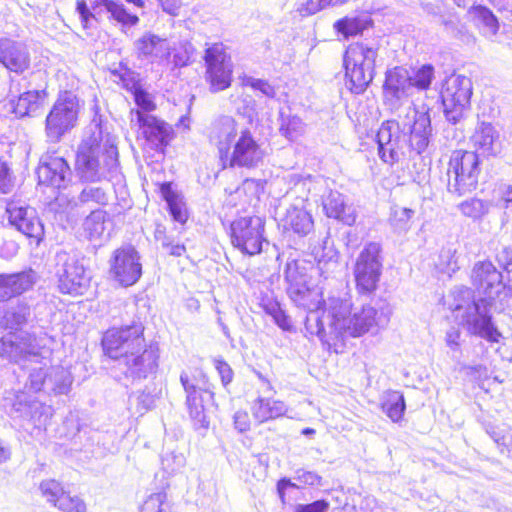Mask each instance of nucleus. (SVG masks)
<instances>
[{
    "instance_id": "obj_44",
    "label": "nucleus",
    "mask_w": 512,
    "mask_h": 512,
    "mask_svg": "<svg viewBox=\"0 0 512 512\" xmlns=\"http://www.w3.org/2000/svg\"><path fill=\"white\" fill-rule=\"evenodd\" d=\"M30 315V308L27 304L19 303L11 307L4 315L5 326L10 329H17L27 322Z\"/></svg>"
},
{
    "instance_id": "obj_43",
    "label": "nucleus",
    "mask_w": 512,
    "mask_h": 512,
    "mask_svg": "<svg viewBox=\"0 0 512 512\" xmlns=\"http://www.w3.org/2000/svg\"><path fill=\"white\" fill-rule=\"evenodd\" d=\"M430 134V120L421 115L411 128V141L415 143L416 149L421 152L428 146V135Z\"/></svg>"
},
{
    "instance_id": "obj_63",
    "label": "nucleus",
    "mask_w": 512,
    "mask_h": 512,
    "mask_svg": "<svg viewBox=\"0 0 512 512\" xmlns=\"http://www.w3.org/2000/svg\"><path fill=\"white\" fill-rule=\"evenodd\" d=\"M170 214L173 219L179 223H185L187 220V213L183 206L177 201L168 204Z\"/></svg>"
},
{
    "instance_id": "obj_18",
    "label": "nucleus",
    "mask_w": 512,
    "mask_h": 512,
    "mask_svg": "<svg viewBox=\"0 0 512 512\" xmlns=\"http://www.w3.org/2000/svg\"><path fill=\"white\" fill-rule=\"evenodd\" d=\"M471 281L475 289L490 300L495 299L505 288L502 273L490 261L474 264Z\"/></svg>"
},
{
    "instance_id": "obj_25",
    "label": "nucleus",
    "mask_w": 512,
    "mask_h": 512,
    "mask_svg": "<svg viewBox=\"0 0 512 512\" xmlns=\"http://www.w3.org/2000/svg\"><path fill=\"white\" fill-rule=\"evenodd\" d=\"M331 298L325 303V307L308 311L305 319V329L310 335L317 336L322 342L330 344L338 340L336 334L331 333Z\"/></svg>"
},
{
    "instance_id": "obj_32",
    "label": "nucleus",
    "mask_w": 512,
    "mask_h": 512,
    "mask_svg": "<svg viewBox=\"0 0 512 512\" xmlns=\"http://www.w3.org/2000/svg\"><path fill=\"white\" fill-rule=\"evenodd\" d=\"M95 13L103 10L110 13L111 18L120 23L123 27H133L139 23V17L127 11L122 3L113 0H95L92 4Z\"/></svg>"
},
{
    "instance_id": "obj_47",
    "label": "nucleus",
    "mask_w": 512,
    "mask_h": 512,
    "mask_svg": "<svg viewBox=\"0 0 512 512\" xmlns=\"http://www.w3.org/2000/svg\"><path fill=\"white\" fill-rule=\"evenodd\" d=\"M39 490L46 501L53 505L57 503L64 492L62 485L54 479L43 480L39 485Z\"/></svg>"
},
{
    "instance_id": "obj_22",
    "label": "nucleus",
    "mask_w": 512,
    "mask_h": 512,
    "mask_svg": "<svg viewBox=\"0 0 512 512\" xmlns=\"http://www.w3.org/2000/svg\"><path fill=\"white\" fill-rule=\"evenodd\" d=\"M0 63L12 72L23 73L30 66L27 46L10 38H0Z\"/></svg>"
},
{
    "instance_id": "obj_30",
    "label": "nucleus",
    "mask_w": 512,
    "mask_h": 512,
    "mask_svg": "<svg viewBox=\"0 0 512 512\" xmlns=\"http://www.w3.org/2000/svg\"><path fill=\"white\" fill-rule=\"evenodd\" d=\"M323 209L329 218L340 220L347 225L355 222L356 216L353 209L346 204L344 196L338 191H330L324 197Z\"/></svg>"
},
{
    "instance_id": "obj_15",
    "label": "nucleus",
    "mask_w": 512,
    "mask_h": 512,
    "mask_svg": "<svg viewBox=\"0 0 512 512\" xmlns=\"http://www.w3.org/2000/svg\"><path fill=\"white\" fill-rule=\"evenodd\" d=\"M204 59L211 90L218 92L228 88L231 85L233 65L224 48L218 44L209 47Z\"/></svg>"
},
{
    "instance_id": "obj_10",
    "label": "nucleus",
    "mask_w": 512,
    "mask_h": 512,
    "mask_svg": "<svg viewBox=\"0 0 512 512\" xmlns=\"http://www.w3.org/2000/svg\"><path fill=\"white\" fill-rule=\"evenodd\" d=\"M472 95L471 80L462 75L449 76L441 90V99L446 119L456 124L464 116L465 111L470 106Z\"/></svg>"
},
{
    "instance_id": "obj_20",
    "label": "nucleus",
    "mask_w": 512,
    "mask_h": 512,
    "mask_svg": "<svg viewBox=\"0 0 512 512\" xmlns=\"http://www.w3.org/2000/svg\"><path fill=\"white\" fill-rule=\"evenodd\" d=\"M134 48L138 58L159 65L168 63L172 52L171 42L152 32H145L139 37Z\"/></svg>"
},
{
    "instance_id": "obj_21",
    "label": "nucleus",
    "mask_w": 512,
    "mask_h": 512,
    "mask_svg": "<svg viewBox=\"0 0 512 512\" xmlns=\"http://www.w3.org/2000/svg\"><path fill=\"white\" fill-rule=\"evenodd\" d=\"M37 175L40 184L60 189L71 181L72 172L64 158L46 155L41 159Z\"/></svg>"
},
{
    "instance_id": "obj_62",
    "label": "nucleus",
    "mask_w": 512,
    "mask_h": 512,
    "mask_svg": "<svg viewBox=\"0 0 512 512\" xmlns=\"http://www.w3.org/2000/svg\"><path fill=\"white\" fill-rule=\"evenodd\" d=\"M234 425L239 432H245L250 428V418L247 412L237 411L234 414Z\"/></svg>"
},
{
    "instance_id": "obj_56",
    "label": "nucleus",
    "mask_w": 512,
    "mask_h": 512,
    "mask_svg": "<svg viewBox=\"0 0 512 512\" xmlns=\"http://www.w3.org/2000/svg\"><path fill=\"white\" fill-rule=\"evenodd\" d=\"M76 11L79 14L81 25L84 29L92 27L93 22L96 21L95 14L87 7L85 0H78Z\"/></svg>"
},
{
    "instance_id": "obj_34",
    "label": "nucleus",
    "mask_w": 512,
    "mask_h": 512,
    "mask_svg": "<svg viewBox=\"0 0 512 512\" xmlns=\"http://www.w3.org/2000/svg\"><path fill=\"white\" fill-rule=\"evenodd\" d=\"M27 362L31 363L29 380L25 385V391L33 393L47 390V377L49 375V360L38 354V358H31Z\"/></svg>"
},
{
    "instance_id": "obj_6",
    "label": "nucleus",
    "mask_w": 512,
    "mask_h": 512,
    "mask_svg": "<svg viewBox=\"0 0 512 512\" xmlns=\"http://www.w3.org/2000/svg\"><path fill=\"white\" fill-rule=\"evenodd\" d=\"M331 333L338 339L347 336L357 337L367 332L375 323L376 310L363 307L359 312L351 313V304L340 298L331 297Z\"/></svg>"
},
{
    "instance_id": "obj_46",
    "label": "nucleus",
    "mask_w": 512,
    "mask_h": 512,
    "mask_svg": "<svg viewBox=\"0 0 512 512\" xmlns=\"http://www.w3.org/2000/svg\"><path fill=\"white\" fill-rule=\"evenodd\" d=\"M434 78V67L431 64H425L421 66L411 76V88L415 87L418 90H427Z\"/></svg>"
},
{
    "instance_id": "obj_3",
    "label": "nucleus",
    "mask_w": 512,
    "mask_h": 512,
    "mask_svg": "<svg viewBox=\"0 0 512 512\" xmlns=\"http://www.w3.org/2000/svg\"><path fill=\"white\" fill-rule=\"evenodd\" d=\"M210 141L216 146L224 168H255L264 159V151L248 129L239 130L230 116L218 118L212 125Z\"/></svg>"
},
{
    "instance_id": "obj_51",
    "label": "nucleus",
    "mask_w": 512,
    "mask_h": 512,
    "mask_svg": "<svg viewBox=\"0 0 512 512\" xmlns=\"http://www.w3.org/2000/svg\"><path fill=\"white\" fill-rule=\"evenodd\" d=\"M167 495L164 492L151 494L141 506L140 512H167Z\"/></svg>"
},
{
    "instance_id": "obj_48",
    "label": "nucleus",
    "mask_w": 512,
    "mask_h": 512,
    "mask_svg": "<svg viewBox=\"0 0 512 512\" xmlns=\"http://www.w3.org/2000/svg\"><path fill=\"white\" fill-rule=\"evenodd\" d=\"M109 197L104 188L87 186L79 194V201L81 203H96L99 205H106Z\"/></svg>"
},
{
    "instance_id": "obj_13",
    "label": "nucleus",
    "mask_w": 512,
    "mask_h": 512,
    "mask_svg": "<svg viewBox=\"0 0 512 512\" xmlns=\"http://www.w3.org/2000/svg\"><path fill=\"white\" fill-rule=\"evenodd\" d=\"M381 246L376 243L368 244L360 253L354 267L357 287L362 292H371L381 276Z\"/></svg>"
},
{
    "instance_id": "obj_16",
    "label": "nucleus",
    "mask_w": 512,
    "mask_h": 512,
    "mask_svg": "<svg viewBox=\"0 0 512 512\" xmlns=\"http://www.w3.org/2000/svg\"><path fill=\"white\" fill-rule=\"evenodd\" d=\"M58 260L62 262V270L58 271L61 292L82 295L90 282L83 262L75 255L67 253L58 254Z\"/></svg>"
},
{
    "instance_id": "obj_9",
    "label": "nucleus",
    "mask_w": 512,
    "mask_h": 512,
    "mask_svg": "<svg viewBox=\"0 0 512 512\" xmlns=\"http://www.w3.org/2000/svg\"><path fill=\"white\" fill-rule=\"evenodd\" d=\"M11 414L18 420L21 428L31 436L37 437L46 429L53 409L28 391H19L12 404Z\"/></svg>"
},
{
    "instance_id": "obj_59",
    "label": "nucleus",
    "mask_w": 512,
    "mask_h": 512,
    "mask_svg": "<svg viewBox=\"0 0 512 512\" xmlns=\"http://www.w3.org/2000/svg\"><path fill=\"white\" fill-rule=\"evenodd\" d=\"M269 314L272 315L277 325L283 329H288L289 319L285 315L284 311L279 307L278 304H273L269 308Z\"/></svg>"
},
{
    "instance_id": "obj_19",
    "label": "nucleus",
    "mask_w": 512,
    "mask_h": 512,
    "mask_svg": "<svg viewBox=\"0 0 512 512\" xmlns=\"http://www.w3.org/2000/svg\"><path fill=\"white\" fill-rule=\"evenodd\" d=\"M411 91V75L404 67H395L386 72V108L400 111L408 103Z\"/></svg>"
},
{
    "instance_id": "obj_14",
    "label": "nucleus",
    "mask_w": 512,
    "mask_h": 512,
    "mask_svg": "<svg viewBox=\"0 0 512 512\" xmlns=\"http://www.w3.org/2000/svg\"><path fill=\"white\" fill-rule=\"evenodd\" d=\"M110 274L122 286L135 284L142 275V264L138 251L132 246L115 250L110 261Z\"/></svg>"
},
{
    "instance_id": "obj_38",
    "label": "nucleus",
    "mask_w": 512,
    "mask_h": 512,
    "mask_svg": "<svg viewBox=\"0 0 512 512\" xmlns=\"http://www.w3.org/2000/svg\"><path fill=\"white\" fill-rule=\"evenodd\" d=\"M72 384L70 373L61 366H49L47 377V391L55 394L68 393Z\"/></svg>"
},
{
    "instance_id": "obj_27",
    "label": "nucleus",
    "mask_w": 512,
    "mask_h": 512,
    "mask_svg": "<svg viewBox=\"0 0 512 512\" xmlns=\"http://www.w3.org/2000/svg\"><path fill=\"white\" fill-rule=\"evenodd\" d=\"M36 274L32 270L15 274H0V301L20 295L35 284Z\"/></svg>"
},
{
    "instance_id": "obj_1",
    "label": "nucleus",
    "mask_w": 512,
    "mask_h": 512,
    "mask_svg": "<svg viewBox=\"0 0 512 512\" xmlns=\"http://www.w3.org/2000/svg\"><path fill=\"white\" fill-rule=\"evenodd\" d=\"M103 347L110 358L118 359L124 365L129 377L142 379L156 372L159 350L157 346L145 343L141 324L108 330Z\"/></svg>"
},
{
    "instance_id": "obj_42",
    "label": "nucleus",
    "mask_w": 512,
    "mask_h": 512,
    "mask_svg": "<svg viewBox=\"0 0 512 512\" xmlns=\"http://www.w3.org/2000/svg\"><path fill=\"white\" fill-rule=\"evenodd\" d=\"M414 213L412 209L395 205L390 208V225L398 233L407 232L411 227V219Z\"/></svg>"
},
{
    "instance_id": "obj_35",
    "label": "nucleus",
    "mask_w": 512,
    "mask_h": 512,
    "mask_svg": "<svg viewBox=\"0 0 512 512\" xmlns=\"http://www.w3.org/2000/svg\"><path fill=\"white\" fill-rule=\"evenodd\" d=\"M372 19L368 14H360L357 16H346L337 20L333 27L344 38L361 34L364 30L372 26Z\"/></svg>"
},
{
    "instance_id": "obj_49",
    "label": "nucleus",
    "mask_w": 512,
    "mask_h": 512,
    "mask_svg": "<svg viewBox=\"0 0 512 512\" xmlns=\"http://www.w3.org/2000/svg\"><path fill=\"white\" fill-rule=\"evenodd\" d=\"M134 101L140 108L139 111L147 113L156 108L153 96L143 89L139 84H134L132 87Z\"/></svg>"
},
{
    "instance_id": "obj_58",
    "label": "nucleus",
    "mask_w": 512,
    "mask_h": 512,
    "mask_svg": "<svg viewBox=\"0 0 512 512\" xmlns=\"http://www.w3.org/2000/svg\"><path fill=\"white\" fill-rule=\"evenodd\" d=\"M185 464V459L183 455H170L165 457L162 460V465L164 469L169 470V472L173 473L176 470L182 468Z\"/></svg>"
},
{
    "instance_id": "obj_57",
    "label": "nucleus",
    "mask_w": 512,
    "mask_h": 512,
    "mask_svg": "<svg viewBox=\"0 0 512 512\" xmlns=\"http://www.w3.org/2000/svg\"><path fill=\"white\" fill-rule=\"evenodd\" d=\"M295 479L303 485L318 486L321 483V477L312 471L297 470Z\"/></svg>"
},
{
    "instance_id": "obj_40",
    "label": "nucleus",
    "mask_w": 512,
    "mask_h": 512,
    "mask_svg": "<svg viewBox=\"0 0 512 512\" xmlns=\"http://www.w3.org/2000/svg\"><path fill=\"white\" fill-rule=\"evenodd\" d=\"M474 17L481 33L486 37L496 35L499 23L495 15L484 6H477L474 9Z\"/></svg>"
},
{
    "instance_id": "obj_41",
    "label": "nucleus",
    "mask_w": 512,
    "mask_h": 512,
    "mask_svg": "<svg viewBox=\"0 0 512 512\" xmlns=\"http://www.w3.org/2000/svg\"><path fill=\"white\" fill-rule=\"evenodd\" d=\"M406 409L405 399L403 394L397 391H390L386 393V415L394 423L402 425L406 422L404 412Z\"/></svg>"
},
{
    "instance_id": "obj_28",
    "label": "nucleus",
    "mask_w": 512,
    "mask_h": 512,
    "mask_svg": "<svg viewBox=\"0 0 512 512\" xmlns=\"http://www.w3.org/2000/svg\"><path fill=\"white\" fill-rule=\"evenodd\" d=\"M471 143L486 156H496L502 149L499 132L488 122H481L476 126Z\"/></svg>"
},
{
    "instance_id": "obj_52",
    "label": "nucleus",
    "mask_w": 512,
    "mask_h": 512,
    "mask_svg": "<svg viewBox=\"0 0 512 512\" xmlns=\"http://www.w3.org/2000/svg\"><path fill=\"white\" fill-rule=\"evenodd\" d=\"M191 52L192 48L189 44H185L180 48L172 45L171 61L169 60L168 63H172L173 67L186 66L190 61Z\"/></svg>"
},
{
    "instance_id": "obj_7",
    "label": "nucleus",
    "mask_w": 512,
    "mask_h": 512,
    "mask_svg": "<svg viewBox=\"0 0 512 512\" xmlns=\"http://www.w3.org/2000/svg\"><path fill=\"white\" fill-rule=\"evenodd\" d=\"M376 51L362 43H353L345 51L346 87L355 94L362 93L373 79Z\"/></svg>"
},
{
    "instance_id": "obj_61",
    "label": "nucleus",
    "mask_w": 512,
    "mask_h": 512,
    "mask_svg": "<svg viewBox=\"0 0 512 512\" xmlns=\"http://www.w3.org/2000/svg\"><path fill=\"white\" fill-rule=\"evenodd\" d=\"M328 503L324 500H317L311 504L298 505L295 512H327Z\"/></svg>"
},
{
    "instance_id": "obj_53",
    "label": "nucleus",
    "mask_w": 512,
    "mask_h": 512,
    "mask_svg": "<svg viewBox=\"0 0 512 512\" xmlns=\"http://www.w3.org/2000/svg\"><path fill=\"white\" fill-rule=\"evenodd\" d=\"M243 85L251 87L254 90L260 91L263 95L269 98L276 96V90L268 81L263 79H257L253 77H245L243 79Z\"/></svg>"
},
{
    "instance_id": "obj_64",
    "label": "nucleus",
    "mask_w": 512,
    "mask_h": 512,
    "mask_svg": "<svg viewBox=\"0 0 512 512\" xmlns=\"http://www.w3.org/2000/svg\"><path fill=\"white\" fill-rule=\"evenodd\" d=\"M162 10L169 15L177 16L181 8V0H157Z\"/></svg>"
},
{
    "instance_id": "obj_45",
    "label": "nucleus",
    "mask_w": 512,
    "mask_h": 512,
    "mask_svg": "<svg viewBox=\"0 0 512 512\" xmlns=\"http://www.w3.org/2000/svg\"><path fill=\"white\" fill-rule=\"evenodd\" d=\"M350 0H307L297 8V12L302 17L316 14L317 12L327 8L341 6L349 2Z\"/></svg>"
},
{
    "instance_id": "obj_50",
    "label": "nucleus",
    "mask_w": 512,
    "mask_h": 512,
    "mask_svg": "<svg viewBox=\"0 0 512 512\" xmlns=\"http://www.w3.org/2000/svg\"><path fill=\"white\" fill-rule=\"evenodd\" d=\"M63 512H85V503L78 496H71L65 491L54 505Z\"/></svg>"
},
{
    "instance_id": "obj_60",
    "label": "nucleus",
    "mask_w": 512,
    "mask_h": 512,
    "mask_svg": "<svg viewBox=\"0 0 512 512\" xmlns=\"http://www.w3.org/2000/svg\"><path fill=\"white\" fill-rule=\"evenodd\" d=\"M216 369L221 377V381L224 386L229 384L233 379V372L230 366L222 361V360H216L215 361Z\"/></svg>"
},
{
    "instance_id": "obj_37",
    "label": "nucleus",
    "mask_w": 512,
    "mask_h": 512,
    "mask_svg": "<svg viewBox=\"0 0 512 512\" xmlns=\"http://www.w3.org/2000/svg\"><path fill=\"white\" fill-rule=\"evenodd\" d=\"M306 124L301 117L281 113L279 131L289 141H297L306 133Z\"/></svg>"
},
{
    "instance_id": "obj_36",
    "label": "nucleus",
    "mask_w": 512,
    "mask_h": 512,
    "mask_svg": "<svg viewBox=\"0 0 512 512\" xmlns=\"http://www.w3.org/2000/svg\"><path fill=\"white\" fill-rule=\"evenodd\" d=\"M45 90H29L22 93L14 104V113L19 117L33 115L43 105Z\"/></svg>"
},
{
    "instance_id": "obj_8",
    "label": "nucleus",
    "mask_w": 512,
    "mask_h": 512,
    "mask_svg": "<svg viewBox=\"0 0 512 512\" xmlns=\"http://www.w3.org/2000/svg\"><path fill=\"white\" fill-rule=\"evenodd\" d=\"M180 382L186 393V405L195 426L207 428L209 421L205 413V404L213 401V385L201 370L183 371Z\"/></svg>"
},
{
    "instance_id": "obj_55",
    "label": "nucleus",
    "mask_w": 512,
    "mask_h": 512,
    "mask_svg": "<svg viewBox=\"0 0 512 512\" xmlns=\"http://www.w3.org/2000/svg\"><path fill=\"white\" fill-rule=\"evenodd\" d=\"M14 187V179L7 163L0 160V193L7 194Z\"/></svg>"
},
{
    "instance_id": "obj_23",
    "label": "nucleus",
    "mask_w": 512,
    "mask_h": 512,
    "mask_svg": "<svg viewBox=\"0 0 512 512\" xmlns=\"http://www.w3.org/2000/svg\"><path fill=\"white\" fill-rule=\"evenodd\" d=\"M130 122L133 127H137L142 131L148 141L157 146L167 144L170 129L164 122L156 117L139 110H131Z\"/></svg>"
},
{
    "instance_id": "obj_24",
    "label": "nucleus",
    "mask_w": 512,
    "mask_h": 512,
    "mask_svg": "<svg viewBox=\"0 0 512 512\" xmlns=\"http://www.w3.org/2000/svg\"><path fill=\"white\" fill-rule=\"evenodd\" d=\"M281 225L284 230L292 231L299 236L310 233L314 227L311 213L307 209V201L296 199L287 209L281 218Z\"/></svg>"
},
{
    "instance_id": "obj_4",
    "label": "nucleus",
    "mask_w": 512,
    "mask_h": 512,
    "mask_svg": "<svg viewBox=\"0 0 512 512\" xmlns=\"http://www.w3.org/2000/svg\"><path fill=\"white\" fill-rule=\"evenodd\" d=\"M489 305L487 299H476L474 291L465 286L454 287L444 298V306L469 334L489 342H498L501 334L492 323Z\"/></svg>"
},
{
    "instance_id": "obj_5",
    "label": "nucleus",
    "mask_w": 512,
    "mask_h": 512,
    "mask_svg": "<svg viewBox=\"0 0 512 512\" xmlns=\"http://www.w3.org/2000/svg\"><path fill=\"white\" fill-rule=\"evenodd\" d=\"M481 172L480 159L476 151L455 150L447 167V190L458 197L477 188Z\"/></svg>"
},
{
    "instance_id": "obj_39",
    "label": "nucleus",
    "mask_w": 512,
    "mask_h": 512,
    "mask_svg": "<svg viewBox=\"0 0 512 512\" xmlns=\"http://www.w3.org/2000/svg\"><path fill=\"white\" fill-rule=\"evenodd\" d=\"M492 207V202L480 198H469L458 205V209L463 216L472 219L473 221L482 220Z\"/></svg>"
},
{
    "instance_id": "obj_2",
    "label": "nucleus",
    "mask_w": 512,
    "mask_h": 512,
    "mask_svg": "<svg viewBox=\"0 0 512 512\" xmlns=\"http://www.w3.org/2000/svg\"><path fill=\"white\" fill-rule=\"evenodd\" d=\"M118 168L115 136L100 122L93 120L82 138L75 160V169L83 181L97 182L112 177Z\"/></svg>"
},
{
    "instance_id": "obj_12",
    "label": "nucleus",
    "mask_w": 512,
    "mask_h": 512,
    "mask_svg": "<svg viewBox=\"0 0 512 512\" xmlns=\"http://www.w3.org/2000/svg\"><path fill=\"white\" fill-rule=\"evenodd\" d=\"M264 220L259 216L241 217L231 224L232 244L248 255L261 252L264 242Z\"/></svg>"
},
{
    "instance_id": "obj_33",
    "label": "nucleus",
    "mask_w": 512,
    "mask_h": 512,
    "mask_svg": "<svg viewBox=\"0 0 512 512\" xmlns=\"http://www.w3.org/2000/svg\"><path fill=\"white\" fill-rule=\"evenodd\" d=\"M288 293L297 306H301L307 311L318 310L325 307V303H327L322 299L320 291L309 289L306 284L288 287Z\"/></svg>"
},
{
    "instance_id": "obj_29",
    "label": "nucleus",
    "mask_w": 512,
    "mask_h": 512,
    "mask_svg": "<svg viewBox=\"0 0 512 512\" xmlns=\"http://www.w3.org/2000/svg\"><path fill=\"white\" fill-rule=\"evenodd\" d=\"M82 228L87 239L100 242L109 238L112 222L106 211L97 209L84 219Z\"/></svg>"
},
{
    "instance_id": "obj_11",
    "label": "nucleus",
    "mask_w": 512,
    "mask_h": 512,
    "mask_svg": "<svg viewBox=\"0 0 512 512\" xmlns=\"http://www.w3.org/2000/svg\"><path fill=\"white\" fill-rule=\"evenodd\" d=\"M79 104L77 97L69 92L61 94L46 117V136L56 143L63 135L75 127Z\"/></svg>"
},
{
    "instance_id": "obj_54",
    "label": "nucleus",
    "mask_w": 512,
    "mask_h": 512,
    "mask_svg": "<svg viewBox=\"0 0 512 512\" xmlns=\"http://www.w3.org/2000/svg\"><path fill=\"white\" fill-rule=\"evenodd\" d=\"M285 278L291 286H301L305 284V276L299 272L297 262L292 261L287 263L285 269Z\"/></svg>"
},
{
    "instance_id": "obj_26",
    "label": "nucleus",
    "mask_w": 512,
    "mask_h": 512,
    "mask_svg": "<svg viewBox=\"0 0 512 512\" xmlns=\"http://www.w3.org/2000/svg\"><path fill=\"white\" fill-rule=\"evenodd\" d=\"M0 356L15 363H26L31 358H38L28 338L12 333L2 337L0 340Z\"/></svg>"
},
{
    "instance_id": "obj_17",
    "label": "nucleus",
    "mask_w": 512,
    "mask_h": 512,
    "mask_svg": "<svg viewBox=\"0 0 512 512\" xmlns=\"http://www.w3.org/2000/svg\"><path fill=\"white\" fill-rule=\"evenodd\" d=\"M6 212L10 224L18 231L37 243L42 239L44 228L34 208L20 201H11L7 204Z\"/></svg>"
},
{
    "instance_id": "obj_31",
    "label": "nucleus",
    "mask_w": 512,
    "mask_h": 512,
    "mask_svg": "<svg viewBox=\"0 0 512 512\" xmlns=\"http://www.w3.org/2000/svg\"><path fill=\"white\" fill-rule=\"evenodd\" d=\"M288 408L280 400L258 397L251 405V412L259 423L266 422L286 414Z\"/></svg>"
}]
</instances>
